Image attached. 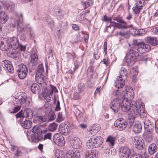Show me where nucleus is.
<instances>
[{
  "instance_id": "nucleus-1",
  "label": "nucleus",
  "mask_w": 158,
  "mask_h": 158,
  "mask_svg": "<svg viewBox=\"0 0 158 158\" xmlns=\"http://www.w3.org/2000/svg\"><path fill=\"white\" fill-rule=\"evenodd\" d=\"M116 90L114 91L112 95L115 96L114 98L110 105V108L114 113L118 111V109L121 107L122 110L124 112H127L131 106L130 101L134 98L133 93L127 91L126 89H122L121 91Z\"/></svg>"
},
{
  "instance_id": "nucleus-2",
  "label": "nucleus",
  "mask_w": 158,
  "mask_h": 158,
  "mask_svg": "<svg viewBox=\"0 0 158 158\" xmlns=\"http://www.w3.org/2000/svg\"><path fill=\"white\" fill-rule=\"evenodd\" d=\"M131 106H130V109L128 110V118L126 120L127 126L128 125L131 127L134 122V119L137 114L142 117H145L147 114L145 113L144 108L143 106H137L136 103L134 101H132Z\"/></svg>"
},
{
  "instance_id": "nucleus-3",
  "label": "nucleus",
  "mask_w": 158,
  "mask_h": 158,
  "mask_svg": "<svg viewBox=\"0 0 158 158\" xmlns=\"http://www.w3.org/2000/svg\"><path fill=\"white\" fill-rule=\"evenodd\" d=\"M137 49H131L128 51L125 57V61L128 65L132 66L135 63V60L139 56Z\"/></svg>"
},
{
  "instance_id": "nucleus-4",
  "label": "nucleus",
  "mask_w": 158,
  "mask_h": 158,
  "mask_svg": "<svg viewBox=\"0 0 158 158\" xmlns=\"http://www.w3.org/2000/svg\"><path fill=\"white\" fill-rule=\"evenodd\" d=\"M104 139L100 136H95L90 138L86 143L88 148H93L99 147L102 145Z\"/></svg>"
},
{
  "instance_id": "nucleus-5",
  "label": "nucleus",
  "mask_w": 158,
  "mask_h": 158,
  "mask_svg": "<svg viewBox=\"0 0 158 158\" xmlns=\"http://www.w3.org/2000/svg\"><path fill=\"white\" fill-rule=\"evenodd\" d=\"M58 91L54 86L50 85L49 87L44 89L43 96L47 102H49L52 99V95L53 93H57Z\"/></svg>"
},
{
  "instance_id": "nucleus-6",
  "label": "nucleus",
  "mask_w": 158,
  "mask_h": 158,
  "mask_svg": "<svg viewBox=\"0 0 158 158\" xmlns=\"http://www.w3.org/2000/svg\"><path fill=\"white\" fill-rule=\"evenodd\" d=\"M133 44L137 46V51L139 53H143L148 51L151 49L150 45L146 44L144 42L137 43L136 40H133Z\"/></svg>"
},
{
  "instance_id": "nucleus-7",
  "label": "nucleus",
  "mask_w": 158,
  "mask_h": 158,
  "mask_svg": "<svg viewBox=\"0 0 158 158\" xmlns=\"http://www.w3.org/2000/svg\"><path fill=\"white\" fill-rule=\"evenodd\" d=\"M25 94L24 93L21 92L17 94L14 101L15 105L21 106L25 102L27 98Z\"/></svg>"
},
{
  "instance_id": "nucleus-8",
  "label": "nucleus",
  "mask_w": 158,
  "mask_h": 158,
  "mask_svg": "<svg viewBox=\"0 0 158 158\" xmlns=\"http://www.w3.org/2000/svg\"><path fill=\"white\" fill-rule=\"evenodd\" d=\"M27 68L26 65L23 64H21L19 65L17 72L19 78H24L27 75Z\"/></svg>"
},
{
  "instance_id": "nucleus-9",
  "label": "nucleus",
  "mask_w": 158,
  "mask_h": 158,
  "mask_svg": "<svg viewBox=\"0 0 158 158\" xmlns=\"http://www.w3.org/2000/svg\"><path fill=\"white\" fill-rule=\"evenodd\" d=\"M132 142L135 147L138 149L141 150L144 147V140L141 138L135 136L133 138Z\"/></svg>"
},
{
  "instance_id": "nucleus-10",
  "label": "nucleus",
  "mask_w": 158,
  "mask_h": 158,
  "mask_svg": "<svg viewBox=\"0 0 158 158\" xmlns=\"http://www.w3.org/2000/svg\"><path fill=\"white\" fill-rule=\"evenodd\" d=\"M53 141L57 145L62 146L65 143L64 137L60 134H56L53 136Z\"/></svg>"
},
{
  "instance_id": "nucleus-11",
  "label": "nucleus",
  "mask_w": 158,
  "mask_h": 158,
  "mask_svg": "<svg viewBox=\"0 0 158 158\" xmlns=\"http://www.w3.org/2000/svg\"><path fill=\"white\" fill-rule=\"evenodd\" d=\"M1 65L2 66V69L7 72L10 73L14 72V70L13 66L11 62L7 60H5L1 63Z\"/></svg>"
},
{
  "instance_id": "nucleus-12",
  "label": "nucleus",
  "mask_w": 158,
  "mask_h": 158,
  "mask_svg": "<svg viewBox=\"0 0 158 158\" xmlns=\"http://www.w3.org/2000/svg\"><path fill=\"white\" fill-rule=\"evenodd\" d=\"M130 153V149L127 146H122L119 149V154L121 158H128Z\"/></svg>"
},
{
  "instance_id": "nucleus-13",
  "label": "nucleus",
  "mask_w": 158,
  "mask_h": 158,
  "mask_svg": "<svg viewBox=\"0 0 158 158\" xmlns=\"http://www.w3.org/2000/svg\"><path fill=\"white\" fill-rule=\"evenodd\" d=\"M115 125L120 131L124 130L127 127L126 120L123 118H119L115 122Z\"/></svg>"
},
{
  "instance_id": "nucleus-14",
  "label": "nucleus",
  "mask_w": 158,
  "mask_h": 158,
  "mask_svg": "<svg viewBox=\"0 0 158 158\" xmlns=\"http://www.w3.org/2000/svg\"><path fill=\"white\" fill-rule=\"evenodd\" d=\"M20 18L19 19L20 20L19 21L18 20H13V22L12 23V26L13 27H15L16 26L17 27V30L18 31H23L25 29V27L23 26V23H22V17L23 15L22 14L20 15Z\"/></svg>"
},
{
  "instance_id": "nucleus-15",
  "label": "nucleus",
  "mask_w": 158,
  "mask_h": 158,
  "mask_svg": "<svg viewBox=\"0 0 158 158\" xmlns=\"http://www.w3.org/2000/svg\"><path fill=\"white\" fill-rule=\"evenodd\" d=\"M37 50H33L31 53V66H35L38 63V57L37 54Z\"/></svg>"
},
{
  "instance_id": "nucleus-16",
  "label": "nucleus",
  "mask_w": 158,
  "mask_h": 158,
  "mask_svg": "<svg viewBox=\"0 0 158 158\" xmlns=\"http://www.w3.org/2000/svg\"><path fill=\"white\" fill-rule=\"evenodd\" d=\"M59 131L64 135H67L70 132V129L69 126L65 123L60 124L59 128Z\"/></svg>"
},
{
  "instance_id": "nucleus-17",
  "label": "nucleus",
  "mask_w": 158,
  "mask_h": 158,
  "mask_svg": "<svg viewBox=\"0 0 158 158\" xmlns=\"http://www.w3.org/2000/svg\"><path fill=\"white\" fill-rule=\"evenodd\" d=\"M84 85L80 84L78 85L77 91L74 92L73 94V98L75 100L78 99L80 98V96L82 94L84 88Z\"/></svg>"
},
{
  "instance_id": "nucleus-18",
  "label": "nucleus",
  "mask_w": 158,
  "mask_h": 158,
  "mask_svg": "<svg viewBox=\"0 0 158 158\" xmlns=\"http://www.w3.org/2000/svg\"><path fill=\"white\" fill-rule=\"evenodd\" d=\"M55 14L58 20H62L65 19L68 15L66 12L62 10H58L55 11Z\"/></svg>"
},
{
  "instance_id": "nucleus-19",
  "label": "nucleus",
  "mask_w": 158,
  "mask_h": 158,
  "mask_svg": "<svg viewBox=\"0 0 158 158\" xmlns=\"http://www.w3.org/2000/svg\"><path fill=\"white\" fill-rule=\"evenodd\" d=\"M98 156V152L96 150L86 151L85 153V158H97Z\"/></svg>"
},
{
  "instance_id": "nucleus-20",
  "label": "nucleus",
  "mask_w": 158,
  "mask_h": 158,
  "mask_svg": "<svg viewBox=\"0 0 158 158\" xmlns=\"http://www.w3.org/2000/svg\"><path fill=\"white\" fill-rule=\"evenodd\" d=\"M28 139L29 141H31L34 143H37L38 141H40L42 137L39 135H36L35 134H31L30 135H27Z\"/></svg>"
},
{
  "instance_id": "nucleus-21",
  "label": "nucleus",
  "mask_w": 158,
  "mask_h": 158,
  "mask_svg": "<svg viewBox=\"0 0 158 158\" xmlns=\"http://www.w3.org/2000/svg\"><path fill=\"white\" fill-rule=\"evenodd\" d=\"M10 48L14 50H16L19 47L18 40L16 37H13L10 39L9 43Z\"/></svg>"
},
{
  "instance_id": "nucleus-22",
  "label": "nucleus",
  "mask_w": 158,
  "mask_h": 158,
  "mask_svg": "<svg viewBox=\"0 0 158 158\" xmlns=\"http://www.w3.org/2000/svg\"><path fill=\"white\" fill-rule=\"evenodd\" d=\"M146 42L153 46H155L158 44V41L157 38L155 37L148 36L145 39Z\"/></svg>"
},
{
  "instance_id": "nucleus-23",
  "label": "nucleus",
  "mask_w": 158,
  "mask_h": 158,
  "mask_svg": "<svg viewBox=\"0 0 158 158\" xmlns=\"http://www.w3.org/2000/svg\"><path fill=\"white\" fill-rule=\"evenodd\" d=\"M101 126L99 124H94L89 128V133L93 136L95 135L100 130Z\"/></svg>"
},
{
  "instance_id": "nucleus-24",
  "label": "nucleus",
  "mask_w": 158,
  "mask_h": 158,
  "mask_svg": "<svg viewBox=\"0 0 158 158\" xmlns=\"http://www.w3.org/2000/svg\"><path fill=\"white\" fill-rule=\"evenodd\" d=\"M113 19L114 20L116 21L119 23L121 24V25H123L126 27V29L128 28L131 27L133 26L132 25H131L129 26L127 25V23L125 22L123 19V17L120 15H118L116 17H115L113 18Z\"/></svg>"
},
{
  "instance_id": "nucleus-25",
  "label": "nucleus",
  "mask_w": 158,
  "mask_h": 158,
  "mask_svg": "<svg viewBox=\"0 0 158 158\" xmlns=\"http://www.w3.org/2000/svg\"><path fill=\"white\" fill-rule=\"evenodd\" d=\"M127 71L125 68L122 67L119 71V75L118 76L119 79L120 80H125L127 77Z\"/></svg>"
},
{
  "instance_id": "nucleus-26",
  "label": "nucleus",
  "mask_w": 158,
  "mask_h": 158,
  "mask_svg": "<svg viewBox=\"0 0 158 158\" xmlns=\"http://www.w3.org/2000/svg\"><path fill=\"white\" fill-rule=\"evenodd\" d=\"M81 155V153L78 150H76L73 151L72 153V152H71L70 154L69 152L67 153L66 156L69 158H78Z\"/></svg>"
},
{
  "instance_id": "nucleus-27",
  "label": "nucleus",
  "mask_w": 158,
  "mask_h": 158,
  "mask_svg": "<svg viewBox=\"0 0 158 158\" xmlns=\"http://www.w3.org/2000/svg\"><path fill=\"white\" fill-rule=\"evenodd\" d=\"M72 146L75 149H78L80 148L81 145V140L77 137H75L73 139Z\"/></svg>"
},
{
  "instance_id": "nucleus-28",
  "label": "nucleus",
  "mask_w": 158,
  "mask_h": 158,
  "mask_svg": "<svg viewBox=\"0 0 158 158\" xmlns=\"http://www.w3.org/2000/svg\"><path fill=\"white\" fill-rule=\"evenodd\" d=\"M157 150V147L156 145L154 143H152L149 146L148 151L149 154L152 155L155 153Z\"/></svg>"
},
{
  "instance_id": "nucleus-29",
  "label": "nucleus",
  "mask_w": 158,
  "mask_h": 158,
  "mask_svg": "<svg viewBox=\"0 0 158 158\" xmlns=\"http://www.w3.org/2000/svg\"><path fill=\"white\" fill-rule=\"evenodd\" d=\"M8 17L3 11H0V23L4 24L8 20Z\"/></svg>"
},
{
  "instance_id": "nucleus-30",
  "label": "nucleus",
  "mask_w": 158,
  "mask_h": 158,
  "mask_svg": "<svg viewBox=\"0 0 158 158\" xmlns=\"http://www.w3.org/2000/svg\"><path fill=\"white\" fill-rule=\"evenodd\" d=\"M116 138V137L110 136L107 137L106 142L110 147L112 148L114 144Z\"/></svg>"
},
{
  "instance_id": "nucleus-31",
  "label": "nucleus",
  "mask_w": 158,
  "mask_h": 158,
  "mask_svg": "<svg viewBox=\"0 0 158 158\" xmlns=\"http://www.w3.org/2000/svg\"><path fill=\"white\" fill-rule=\"evenodd\" d=\"M125 81L120 80L118 77L117 78L116 81L114 82L115 86L118 89L122 88L124 85Z\"/></svg>"
},
{
  "instance_id": "nucleus-32",
  "label": "nucleus",
  "mask_w": 158,
  "mask_h": 158,
  "mask_svg": "<svg viewBox=\"0 0 158 158\" xmlns=\"http://www.w3.org/2000/svg\"><path fill=\"white\" fill-rule=\"evenodd\" d=\"M25 117L28 119H32L33 116L32 110L29 108H26L24 110Z\"/></svg>"
},
{
  "instance_id": "nucleus-33",
  "label": "nucleus",
  "mask_w": 158,
  "mask_h": 158,
  "mask_svg": "<svg viewBox=\"0 0 158 158\" xmlns=\"http://www.w3.org/2000/svg\"><path fill=\"white\" fill-rule=\"evenodd\" d=\"M142 126L140 124L139 122L135 123L133 127V131L136 134L139 133L141 131Z\"/></svg>"
},
{
  "instance_id": "nucleus-34",
  "label": "nucleus",
  "mask_w": 158,
  "mask_h": 158,
  "mask_svg": "<svg viewBox=\"0 0 158 158\" xmlns=\"http://www.w3.org/2000/svg\"><path fill=\"white\" fill-rule=\"evenodd\" d=\"M44 78L43 74H36L35 80L38 83L40 84H43L44 82Z\"/></svg>"
},
{
  "instance_id": "nucleus-35",
  "label": "nucleus",
  "mask_w": 158,
  "mask_h": 158,
  "mask_svg": "<svg viewBox=\"0 0 158 158\" xmlns=\"http://www.w3.org/2000/svg\"><path fill=\"white\" fill-rule=\"evenodd\" d=\"M152 132H147L145 133L144 136L146 142L148 143L151 142L152 139Z\"/></svg>"
},
{
  "instance_id": "nucleus-36",
  "label": "nucleus",
  "mask_w": 158,
  "mask_h": 158,
  "mask_svg": "<svg viewBox=\"0 0 158 158\" xmlns=\"http://www.w3.org/2000/svg\"><path fill=\"white\" fill-rule=\"evenodd\" d=\"M25 152V150L23 148H18L16 152L14 153V158H17L19 156H22Z\"/></svg>"
},
{
  "instance_id": "nucleus-37",
  "label": "nucleus",
  "mask_w": 158,
  "mask_h": 158,
  "mask_svg": "<svg viewBox=\"0 0 158 158\" xmlns=\"http://www.w3.org/2000/svg\"><path fill=\"white\" fill-rule=\"evenodd\" d=\"M21 125L25 129L30 128L32 126V123L30 120H25L23 123H21Z\"/></svg>"
},
{
  "instance_id": "nucleus-38",
  "label": "nucleus",
  "mask_w": 158,
  "mask_h": 158,
  "mask_svg": "<svg viewBox=\"0 0 158 158\" xmlns=\"http://www.w3.org/2000/svg\"><path fill=\"white\" fill-rule=\"evenodd\" d=\"M42 132V131L40 127L37 126H34L32 128V133L36 135H40Z\"/></svg>"
},
{
  "instance_id": "nucleus-39",
  "label": "nucleus",
  "mask_w": 158,
  "mask_h": 158,
  "mask_svg": "<svg viewBox=\"0 0 158 158\" xmlns=\"http://www.w3.org/2000/svg\"><path fill=\"white\" fill-rule=\"evenodd\" d=\"M110 25H111L112 27H117L118 29H121V28H124L126 29V27L123 26V25H121V24L119 23H117L115 22H112L111 20L110 22Z\"/></svg>"
},
{
  "instance_id": "nucleus-40",
  "label": "nucleus",
  "mask_w": 158,
  "mask_h": 158,
  "mask_svg": "<svg viewBox=\"0 0 158 158\" xmlns=\"http://www.w3.org/2000/svg\"><path fill=\"white\" fill-rule=\"evenodd\" d=\"M40 87L36 83H33L31 87V90L33 93L35 94L36 92H38L39 91V89Z\"/></svg>"
},
{
  "instance_id": "nucleus-41",
  "label": "nucleus",
  "mask_w": 158,
  "mask_h": 158,
  "mask_svg": "<svg viewBox=\"0 0 158 158\" xmlns=\"http://www.w3.org/2000/svg\"><path fill=\"white\" fill-rule=\"evenodd\" d=\"M56 115L53 111H51L48 114V121H52L55 119Z\"/></svg>"
},
{
  "instance_id": "nucleus-42",
  "label": "nucleus",
  "mask_w": 158,
  "mask_h": 158,
  "mask_svg": "<svg viewBox=\"0 0 158 158\" xmlns=\"http://www.w3.org/2000/svg\"><path fill=\"white\" fill-rule=\"evenodd\" d=\"M133 31L135 34L137 35H142L146 33L143 29H134Z\"/></svg>"
},
{
  "instance_id": "nucleus-43",
  "label": "nucleus",
  "mask_w": 158,
  "mask_h": 158,
  "mask_svg": "<svg viewBox=\"0 0 158 158\" xmlns=\"http://www.w3.org/2000/svg\"><path fill=\"white\" fill-rule=\"evenodd\" d=\"M44 73V69L43 66L42 64H40L38 66L36 74H43Z\"/></svg>"
},
{
  "instance_id": "nucleus-44",
  "label": "nucleus",
  "mask_w": 158,
  "mask_h": 158,
  "mask_svg": "<svg viewBox=\"0 0 158 158\" xmlns=\"http://www.w3.org/2000/svg\"><path fill=\"white\" fill-rule=\"evenodd\" d=\"M57 126L55 123H52L49 125L48 129L49 131L53 132L56 129Z\"/></svg>"
},
{
  "instance_id": "nucleus-45",
  "label": "nucleus",
  "mask_w": 158,
  "mask_h": 158,
  "mask_svg": "<svg viewBox=\"0 0 158 158\" xmlns=\"http://www.w3.org/2000/svg\"><path fill=\"white\" fill-rule=\"evenodd\" d=\"M93 1L92 0H88L85 2H84L83 1H82V3H83V4L85 6L84 9L92 6L93 4Z\"/></svg>"
},
{
  "instance_id": "nucleus-46",
  "label": "nucleus",
  "mask_w": 158,
  "mask_h": 158,
  "mask_svg": "<svg viewBox=\"0 0 158 158\" xmlns=\"http://www.w3.org/2000/svg\"><path fill=\"white\" fill-rule=\"evenodd\" d=\"M65 117L63 115L62 112H59L58 114L57 117L56 119V121L60 123L64 120Z\"/></svg>"
},
{
  "instance_id": "nucleus-47",
  "label": "nucleus",
  "mask_w": 158,
  "mask_h": 158,
  "mask_svg": "<svg viewBox=\"0 0 158 158\" xmlns=\"http://www.w3.org/2000/svg\"><path fill=\"white\" fill-rule=\"evenodd\" d=\"M5 7L7 9L12 10L15 7V5L11 2H9L6 3Z\"/></svg>"
},
{
  "instance_id": "nucleus-48",
  "label": "nucleus",
  "mask_w": 158,
  "mask_h": 158,
  "mask_svg": "<svg viewBox=\"0 0 158 158\" xmlns=\"http://www.w3.org/2000/svg\"><path fill=\"white\" fill-rule=\"evenodd\" d=\"M154 124L149 125V126H147V127H145L144 128L145 129L148 131L147 132H152L154 129Z\"/></svg>"
},
{
  "instance_id": "nucleus-49",
  "label": "nucleus",
  "mask_w": 158,
  "mask_h": 158,
  "mask_svg": "<svg viewBox=\"0 0 158 158\" xmlns=\"http://www.w3.org/2000/svg\"><path fill=\"white\" fill-rule=\"evenodd\" d=\"M135 5L139 7H142L144 5L145 1L144 0H136Z\"/></svg>"
},
{
  "instance_id": "nucleus-50",
  "label": "nucleus",
  "mask_w": 158,
  "mask_h": 158,
  "mask_svg": "<svg viewBox=\"0 0 158 158\" xmlns=\"http://www.w3.org/2000/svg\"><path fill=\"white\" fill-rule=\"evenodd\" d=\"M47 19H46V21L45 22L46 23L49 25V26L52 27L53 26L54 22L53 20L50 18L47 17Z\"/></svg>"
},
{
  "instance_id": "nucleus-51",
  "label": "nucleus",
  "mask_w": 158,
  "mask_h": 158,
  "mask_svg": "<svg viewBox=\"0 0 158 158\" xmlns=\"http://www.w3.org/2000/svg\"><path fill=\"white\" fill-rule=\"evenodd\" d=\"M15 116L16 118H23L25 117V115L24 114V111H23V110L20 111L19 112L17 113L16 115Z\"/></svg>"
},
{
  "instance_id": "nucleus-52",
  "label": "nucleus",
  "mask_w": 158,
  "mask_h": 158,
  "mask_svg": "<svg viewBox=\"0 0 158 158\" xmlns=\"http://www.w3.org/2000/svg\"><path fill=\"white\" fill-rule=\"evenodd\" d=\"M36 119L40 123H42L46 120V119L44 116H37Z\"/></svg>"
},
{
  "instance_id": "nucleus-53",
  "label": "nucleus",
  "mask_w": 158,
  "mask_h": 158,
  "mask_svg": "<svg viewBox=\"0 0 158 158\" xmlns=\"http://www.w3.org/2000/svg\"><path fill=\"white\" fill-rule=\"evenodd\" d=\"M10 48L9 43H4V45L2 47V50L3 51H6Z\"/></svg>"
},
{
  "instance_id": "nucleus-54",
  "label": "nucleus",
  "mask_w": 158,
  "mask_h": 158,
  "mask_svg": "<svg viewBox=\"0 0 158 158\" xmlns=\"http://www.w3.org/2000/svg\"><path fill=\"white\" fill-rule=\"evenodd\" d=\"M130 158H144V157L141 154L135 153L131 156Z\"/></svg>"
},
{
  "instance_id": "nucleus-55",
  "label": "nucleus",
  "mask_w": 158,
  "mask_h": 158,
  "mask_svg": "<svg viewBox=\"0 0 158 158\" xmlns=\"http://www.w3.org/2000/svg\"><path fill=\"white\" fill-rule=\"evenodd\" d=\"M144 125V127L149 126V125L154 124L153 122H151L149 119H145L143 122Z\"/></svg>"
},
{
  "instance_id": "nucleus-56",
  "label": "nucleus",
  "mask_w": 158,
  "mask_h": 158,
  "mask_svg": "<svg viewBox=\"0 0 158 158\" xmlns=\"http://www.w3.org/2000/svg\"><path fill=\"white\" fill-rule=\"evenodd\" d=\"M144 125V127L149 126V125L154 124L153 122H151L149 119H145L143 122Z\"/></svg>"
},
{
  "instance_id": "nucleus-57",
  "label": "nucleus",
  "mask_w": 158,
  "mask_h": 158,
  "mask_svg": "<svg viewBox=\"0 0 158 158\" xmlns=\"http://www.w3.org/2000/svg\"><path fill=\"white\" fill-rule=\"evenodd\" d=\"M141 9V7H139L135 6V7H134L133 10L134 13L135 14H138L140 12V10Z\"/></svg>"
},
{
  "instance_id": "nucleus-58",
  "label": "nucleus",
  "mask_w": 158,
  "mask_h": 158,
  "mask_svg": "<svg viewBox=\"0 0 158 158\" xmlns=\"http://www.w3.org/2000/svg\"><path fill=\"white\" fill-rule=\"evenodd\" d=\"M52 133H46L44 135V139L45 140L46 139H51L52 138Z\"/></svg>"
},
{
  "instance_id": "nucleus-59",
  "label": "nucleus",
  "mask_w": 158,
  "mask_h": 158,
  "mask_svg": "<svg viewBox=\"0 0 158 158\" xmlns=\"http://www.w3.org/2000/svg\"><path fill=\"white\" fill-rule=\"evenodd\" d=\"M60 152L59 151H56L55 153V157L56 158H63L64 155L60 153Z\"/></svg>"
},
{
  "instance_id": "nucleus-60",
  "label": "nucleus",
  "mask_w": 158,
  "mask_h": 158,
  "mask_svg": "<svg viewBox=\"0 0 158 158\" xmlns=\"http://www.w3.org/2000/svg\"><path fill=\"white\" fill-rule=\"evenodd\" d=\"M75 114L76 116H77L80 118L83 117V114L82 113H81L79 110L77 109V110L75 111Z\"/></svg>"
},
{
  "instance_id": "nucleus-61",
  "label": "nucleus",
  "mask_w": 158,
  "mask_h": 158,
  "mask_svg": "<svg viewBox=\"0 0 158 158\" xmlns=\"http://www.w3.org/2000/svg\"><path fill=\"white\" fill-rule=\"evenodd\" d=\"M21 106H18L15 107L12 111H10V112L12 113H15L18 111L20 109Z\"/></svg>"
},
{
  "instance_id": "nucleus-62",
  "label": "nucleus",
  "mask_w": 158,
  "mask_h": 158,
  "mask_svg": "<svg viewBox=\"0 0 158 158\" xmlns=\"http://www.w3.org/2000/svg\"><path fill=\"white\" fill-rule=\"evenodd\" d=\"M26 48V46H23L20 44H19V47L16 50H21V51H24L25 50Z\"/></svg>"
},
{
  "instance_id": "nucleus-63",
  "label": "nucleus",
  "mask_w": 158,
  "mask_h": 158,
  "mask_svg": "<svg viewBox=\"0 0 158 158\" xmlns=\"http://www.w3.org/2000/svg\"><path fill=\"white\" fill-rule=\"evenodd\" d=\"M94 71V67L92 66H90V67H89L88 69V73L90 75H93V72Z\"/></svg>"
},
{
  "instance_id": "nucleus-64",
  "label": "nucleus",
  "mask_w": 158,
  "mask_h": 158,
  "mask_svg": "<svg viewBox=\"0 0 158 158\" xmlns=\"http://www.w3.org/2000/svg\"><path fill=\"white\" fill-rule=\"evenodd\" d=\"M19 52L18 51H15L13 53L11 54V55L12 57H13L14 58H16L17 56H19Z\"/></svg>"
}]
</instances>
